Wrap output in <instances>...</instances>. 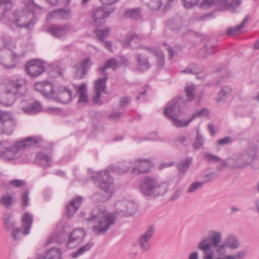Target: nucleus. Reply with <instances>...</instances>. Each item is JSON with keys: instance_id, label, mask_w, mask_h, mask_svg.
I'll use <instances>...</instances> for the list:
<instances>
[{"instance_id": "nucleus-18", "label": "nucleus", "mask_w": 259, "mask_h": 259, "mask_svg": "<svg viewBox=\"0 0 259 259\" xmlns=\"http://www.w3.org/2000/svg\"><path fill=\"white\" fill-rule=\"evenodd\" d=\"M85 235V232L82 229H74L68 236V240L66 246L69 248H73L75 245L82 241Z\"/></svg>"}, {"instance_id": "nucleus-10", "label": "nucleus", "mask_w": 259, "mask_h": 259, "mask_svg": "<svg viewBox=\"0 0 259 259\" xmlns=\"http://www.w3.org/2000/svg\"><path fill=\"white\" fill-rule=\"evenodd\" d=\"M116 213L120 216L127 217L134 214L137 210V205L133 201L124 200L115 204Z\"/></svg>"}, {"instance_id": "nucleus-11", "label": "nucleus", "mask_w": 259, "mask_h": 259, "mask_svg": "<svg viewBox=\"0 0 259 259\" xmlns=\"http://www.w3.org/2000/svg\"><path fill=\"white\" fill-rule=\"evenodd\" d=\"M18 62V55L11 50L3 49L0 50V63L6 68L15 67Z\"/></svg>"}, {"instance_id": "nucleus-38", "label": "nucleus", "mask_w": 259, "mask_h": 259, "mask_svg": "<svg viewBox=\"0 0 259 259\" xmlns=\"http://www.w3.org/2000/svg\"><path fill=\"white\" fill-rule=\"evenodd\" d=\"M192 159L190 157H187L184 160H181L177 164L179 171L181 173H185L192 163Z\"/></svg>"}, {"instance_id": "nucleus-55", "label": "nucleus", "mask_w": 259, "mask_h": 259, "mask_svg": "<svg viewBox=\"0 0 259 259\" xmlns=\"http://www.w3.org/2000/svg\"><path fill=\"white\" fill-rule=\"evenodd\" d=\"M25 184L24 181L18 179H14L9 182V185L15 188L20 187Z\"/></svg>"}, {"instance_id": "nucleus-61", "label": "nucleus", "mask_w": 259, "mask_h": 259, "mask_svg": "<svg viewBox=\"0 0 259 259\" xmlns=\"http://www.w3.org/2000/svg\"><path fill=\"white\" fill-rule=\"evenodd\" d=\"M209 113L208 110L206 108H203L196 113H193L192 115H194V119L196 116L201 117L208 115Z\"/></svg>"}, {"instance_id": "nucleus-14", "label": "nucleus", "mask_w": 259, "mask_h": 259, "mask_svg": "<svg viewBox=\"0 0 259 259\" xmlns=\"http://www.w3.org/2000/svg\"><path fill=\"white\" fill-rule=\"evenodd\" d=\"M27 74L31 77H36L41 74L45 70V66L39 60H32L25 65Z\"/></svg>"}, {"instance_id": "nucleus-25", "label": "nucleus", "mask_w": 259, "mask_h": 259, "mask_svg": "<svg viewBox=\"0 0 259 259\" xmlns=\"http://www.w3.org/2000/svg\"><path fill=\"white\" fill-rule=\"evenodd\" d=\"M141 49H144L150 53L153 54L156 58L157 65L162 68L164 64V54L162 51L156 48L147 47H140Z\"/></svg>"}, {"instance_id": "nucleus-3", "label": "nucleus", "mask_w": 259, "mask_h": 259, "mask_svg": "<svg viewBox=\"0 0 259 259\" xmlns=\"http://www.w3.org/2000/svg\"><path fill=\"white\" fill-rule=\"evenodd\" d=\"M91 178L99 183V190L91 197L94 203L105 202L111 197L113 188V179L107 170H104L92 175Z\"/></svg>"}, {"instance_id": "nucleus-60", "label": "nucleus", "mask_w": 259, "mask_h": 259, "mask_svg": "<svg viewBox=\"0 0 259 259\" xmlns=\"http://www.w3.org/2000/svg\"><path fill=\"white\" fill-rule=\"evenodd\" d=\"M96 95L93 98V101L95 104L101 105L102 104V102L100 100L101 98V91L95 90Z\"/></svg>"}, {"instance_id": "nucleus-24", "label": "nucleus", "mask_w": 259, "mask_h": 259, "mask_svg": "<svg viewBox=\"0 0 259 259\" xmlns=\"http://www.w3.org/2000/svg\"><path fill=\"white\" fill-rule=\"evenodd\" d=\"M137 62V70L140 72H144L151 67L148 57L142 54H137L135 55Z\"/></svg>"}, {"instance_id": "nucleus-54", "label": "nucleus", "mask_w": 259, "mask_h": 259, "mask_svg": "<svg viewBox=\"0 0 259 259\" xmlns=\"http://www.w3.org/2000/svg\"><path fill=\"white\" fill-rule=\"evenodd\" d=\"M138 40H139V36L137 34L132 35L129 37H128L124 41L123 45L124 47H128L130 45V44L132 41H134L136 42Z\"/></svg>"}, {"instance_id": "nucleus-17", "label": "nucleus", "mask_w": 259, "mask_h": 259, "mask_svg": "<svg viewBox=\"0 0 259 259\" xmlns=\"http://www.w3.org/2000/svg\"><path fill=\"white\" fill-rule=\"evenodd\" d=\"M152 165L150 159H139L135 162L132 172L137 175L147 173L150 170Z\"/></svg>"}, {"instance_id": "nucleus-43", "label": "nucleus", "mask_w": 259, "mask_h": 259, "mask_svg": "<svg viewBox=\"0 0 259 259\" xmlns=\"http://www.w3.org/2000/svg\"><path fill=\"white\" fill-rule=\"evenodd\" d=\"M109 28L97 29L95 30V33L98 40L104 41L105 38L109 35Z\"/></svg>"}, {"instance_id": "nucleus-9", "label": "nucleus", "mask_w": 259, "mask_h": 259, "mask_svg": "<svg viewBox=\"0 0 259 259\" xmlns=\"http://www.w3.org/2000/svg\"><path fill=\"white\" fill-rule=\"evenodd\" d=\"M17 124V120L11 112L0 110L1 135H11Z\"/></svg>"}, {"instance_id": "nucleus-4", "label": "nucleus", "mask_w": 259, "mask_h": 259, "mask_svg": "<svg viewBox=\"0 0 259 259\" xmlns=\"http://www.w3.org/2000/svg\"><path fill=\"white\" fill-rule=\"evenodd\" d=\"M185 101L180 97H176L167 103L164 110V114L171 120L172 124L177 127L187 126L193 120L194 115L186 121H182L177 118L184 113L186 109Z\"/></svg>"}, {"instance_id": "nucleus-28", "label": "nucleus", "mask_w": 259, "mask_h": 259, "mask_svg": "<svg viewBox=\"0 0 259 259\" xmlns=\"http://www.w3.org/2000/svg\"><path fill=\"white\" fill-rule=\"evenodd\" d=\"M118 68V63L116 59L111 58L107 60L103 66H100L99 68L100 74H107L105 71L108 68H111L116 70Z\"/></svg>"}, {"instance_id": "nucleus-19", "label": "nucleus", "mask_w": 259, "mask_h": 259, "mask_svg": "<svg viewBox=\"0 0 259 259\" xmlns=\"http://www.w3.org/2000/svg\"><path fill=\"white\" fill-rule=\"evenodd\" d=\"M254 153H245L239 156L234 163L233 167L235 168H244L255 159Z\"/></svg>"}, {"instance_id": "nucleus-32", "label": "nucleus", "mask_w": 259, "mask_h": 259, "mask_svg": "<svg viewBox=\"0 0 259 259\" xmlns=\"http://www.w3.org/2000/svg\"><path fill=\"white\" fill-rule=\"evenodd\" d=\"M168 27L174 31L178 32L182 26V20L181 17H174L168 21Z\"/></svg>"}, {"instance_id": "nucleus-62", "label": "nucleus", "mask_w": 259, "mask_h": 259, "mask_svg": "<svg viewBox=\"0 0 259 259\" xmlns=\"http://www.w3.org/2000/svg\"><path fill=\"white\" fill-rule=\"evenodd\" d=\"M122 113V112H114L109 116V118L113 121H117L121 117Z\"/></svg>"}, {"instance_id": "nucleus-41", "label": "nucleus", "mask_w": 259, "mask_h": 259, "mask_svg": "<svg viewBox=\"0 0 259 259\" xmlns=\"http://www.w3.org/2000/svg\"><path fill=\"white\" fill-rule=\"evenodd\" d=\"M94 243L90 241L84 245L79 248L76 252H74L72 254L73 258L77 257L78 256L83 254L86 251H89L93 246Z\"/></svg>"}, {"instance_id": "nucleus-64", "label": "nucleus", "mask_w": 259, "mask_h": 259, "mask_svg": "<svg viewBox=\"0 0 259 259\" xmlns=\"http://www.w3.org/2000/svg\"><path fill=\"white\" fill-rule=\"evenodd\" d=\"M130 100L126 97H121L119 101V106L122 108L124 107L129 103Z\"/></svg>"}, {"instance_id": "nucleus-16", "label": "nucleus", "mask_w": 259, "mask_h": 259, "mask_svg": "<svg viewBox=\"0 0 259 259\" xmlns=\"http://www.w3.org/2000/svg\"><path fill=\"white\" fill-rule=\"evenodd\" d=\"M70 28V26L69 25H51L48 26L47 31L55 38L58 39H64L66 35L67 31H68Z\"/></svg>"}, {"instance_id": "nucleus-7", "label": "nucleus", "mask_w": 259, "mask_h": 259, "mask_svg": "<svg viewBox=\"0 0 259 259\" xmlns=\"http://www.w3.org/2000/svg\"><path fill=\"white\" fill-rule=\"evenodd\" d=\"M25 83V79L18 78L0 84V90L4 92V97L8 99L6 103L7 106L12 105L16 100V96L23 95L21 90Z\"/></svg>"}, {"instance_id": "nucleus-57", "label": "nucleus", "mask_w": 259, "mask_h": 259, "mask_svg": "<svg viewBox=\"0 0 259 259\" xmlns=\"http://www.w3.org/2000/svg\"><path fill=\"white\" fill-rule=\"evenodd\" d=\"M198 0H183L184 6L187 8L190 9L196 6Z\"/></svg>"}, {"instance_id": "nucleus-15", "label": "nucleus", "mask_w": 259, "mask_h": 259, "mask_svg": "<svg viewBox=\"0 0 259 259\" xmlns=\"http://www.w3.org/2000/svg\"><path fill=\"white\" fill-rule=\"evenodd\" d=\"M35 88L46 98L51 99L55 97L53 85L50 82H36L35 84Z\"/></svg>"}, {"instance_id": "nucleus-22", "label": "nucleus", "mask_w": 259, "mask_h": 259, "mask_svg": "<svg viewBox=\"0 0 259 259\" xmlns=\"http://www.w3.org/2000/svg\"><path fill=\"white\" fill-rule=\"evenodd\" d=\"M242 4V0H220L221 11L228 10L231 12H235Z\"/></svg>"}, {"instance_id": "nucleus-35", "label": "nucleus", "mask_w": 259, "mask_h": 259, "mask_svg": "<svg viewBox=\"0 0 259 259\" xmlns=\"http://www.w3.org/2000/svg\"><path fill=\"white\" fill-rule=\"evenodd\" d=\"M77 93H79L77 102L78 103H87L88 101V99L85 84L82 83L79 86Z\"/></svg>"}, {"instance_id": "nucleus-37", "label": "nucleus", "mask_w": 259, "mask_h": 259, "mask_svg": "<svg viewBox=\"0 0 259 259\" xmlns=\"http://www.w3.org/2000/svg\"><path fill=\"white\" fill-rule=\"evenodd\" d=\"M66 238L65 234L63 232H58L53 234L48 240L47 244L55 242L61 243L64 241Z\"/></svg>"}, {"instance_id": "nucleus-21", "label": "nucleus", "mask_w": 259, "mask_h": 259, "mask_svg": "<svg viewBox=\"0 0 259 259\" xmlns=\"http://www.w3.org/2000/svg\"><path fill=\"white\" fill-rule=\"evenodd\" d=\"M33 222V215L29 212H25L22 214L21 225L23 229L24 236L30 233V228Z\"/></svg>"}, {"instance_id": "nucleus-59", "label": "nucleus", "mask_w": 259, "mask_h": 259, "mask_svg": "<svg viewBox=\"0 0 259 259\" xmlns=\"http://www.w3.org/2000/svg\"><path fill=\"white\" fill-rule=\"evenodd\" d=\"M188 66L192 69L194 74H197L201 72V68L199 67L198 65L196 63H190L188 65Z\"/></svg>"}, {"instance_id": "nucleus-56", "label": "nucleus", "mask_w": 259, "mask_h": 259, "mask_svg": "<svg viewBox=\"0 0 259 259\" xmlns=\"http://www.w3.org/2000/svg\"><path fill=\"white\" fill-rule=\"evenodd\" d=\"M130 166H127L124 167H120L119 166L111 167V169L117 172V174H122L126 172L130 169Z\"/></svg>"}, {"instance_id": "nucleus-49", "label": "nucleus", "mask_w": 259, "mask_h": 259, "mask_svg": "<svg viewBox=\"0 0 259 259\" xmlns=\"http://www.w3.org/2000/svg\"><path fill=\"white\" fill-rule=\"evenodd\" d=\"M203 142L204 140L202 136L199 133V131L197 130L196 139L195 140L194 143L193 145V148L195 149H200L203 145Z\"/></svg>"}, {"instance_id": "nucleus-33", "label": "nucleus", "mask_w": 259, "mask_h": 259, "mask_svg": "<svg viewBox=\"0 0 259 259\" xmlns=\"http://www.w3.org/2000/svg\"><path fill=\"white\" fill-rule=\"evenodd\" d=\"M3 222L4 228L7 231H10L12 229L15 228L16 226L15 222L12 219L11 215L9 213H5L3 215Z\"/></svg>"}, {"instance_id": "nucleus-47", "label": "nucleus", "mask_w": 259, "mask_h": 259, "mask_svg": "<svg viewBox=\"0 0 259 259\" xmlns=\"http://www.w3.org/2000/svg\"><path fill=\"white\" fill-rule=\"evenodd\" d=\"M90 59L89 58H87L85 60H83L81 62V75L80 77H79V79H81L83 78V77L86 75L88 71V69L90 68Z\"/></svg>"}, {"instance_id": "nucleus-1", "label": "nucleus", "mask_w": 259, "mask_h": 259, "mask_svg": "<svg viewBox=\"0 0 259 259\" xmlns=\"http://www.w3.org/2000/svg\"><path fill=\"white\" fill-rule=\"evenodd\" d=\"M208 235V237H203L197 246V248L202 251L203 258L214 259L215 254L218 257L226 256L227 247L224 242H222V233L210 230Z\"/></svg>"}, {"instance_id": "nucleus-2", "label": "nucleus", "mask_w": 259, "mask_h": 259, "mask_svg": "<svg viewBox=\"0 0 259 259\" xmlns=\"http://www.w3.org/2000/svg\"><path fill=\"white\" fill-rule=\"evenodd\" d=\"M87 222L92 223V230L96 235L105 234L116 221V217L109 213L103 206L96 207L91 212V216L85 219Z\"/></svg>"}, {"instance_id": "nucleus-52", "label": "nucleus", "mask_w": 259, "mask_h": 259, "mask_svg": "<svg viewBox=\"0 0 259 259\" xmlns=\"http://www.w3.org/2000/svg\"><path fill=\"white\" fill-rule=\"evenodd\" d=\"M204 158L208 162H214L215 163H218L221 161V159L220 158L209 153H206L204 156Z\"/></svg>"}, {"instance_id": "nucleus-46", "label": "nucleus", "mask_w": 259, "mask_h": 259, "mask_svg": "<svg viewBox=\"0 0 259 259\" xmlns=\"http://www.w3.org/2000/svg\"><path fill=\"white\" fill-rule=\"evenodd\" d=\"M29 191L28 189H25L21 194L20 200L22 202V207L25 209L27 206H28V202L29 200L28 195Z\"/></svg>"}, {"instance_id": "nucleus-8", "label": "nucleus", "mask_w": 259, "mask_h": 259, "mask_svg": "<svg viewBox=\"0 0 259 259\" xmlns=\"http://www.w3.org/2000/svg\"><path fill=\"white\" fill-rule=\"evenodd\" d=\"M39 144V140L37 137H28L26 139L18 141L13 146L3 148L0 151V157L5 160H12L15 158V153L20 148L27 146H36Z\"/></svg>"}, {"instance_id": "nucleus-30", "label": "nucleus", "mask_w": 259, "mask_h": 259, "mask_svg": "<svg viewBox=\"0 0 259 259\" xmlns=\"http://www.w3.org/2000/svg\"><path fill=\"white\" fill-rule=\"evenodd\" d=\"M40 259H62V253L60 249L53 247L48 250L46 255H39Z\"/></svg>"}, {"instance_id": "nucleus-63", "label": "nucleus", "mask_w": 259, "mask_h": 259, "mask_svg": "<svg viewBox=\"0 0 259 259\" xmlns=\"http://www.w3.org/2000/svg\"><path fill=\"white\" fill-rule=\"evenodd\" d=\"M232 141L230 136H227L225 138L219 140L218 142V144L220 145H224L225 144L231 143Z\"/></svg>"}, {"instance_id": "nucleus-36", "label": "nucleus", "mask_w": 259, "mask_h": 259, "mask_svg": "<svg viewBox=\"0 0 259 259\" xmlns=\"http://www.w3.org/2000/svg\"><path fill=\"white\" fill-rule=\"evenodd\" d=\"M22 109L27 113H36L41 110V105L38 102L34 101L30 103L29 106L23 107Z\"/></svg>"}, {"instance_id": "nucleus-27", "label": "nucleus", "mask_w": 259, "mask_h": 259, "mask_svg": "<svg viewBox=\"0 0 259 259\" xmlns=\"http://www.w3.org/2000/svg\"><path fill=\"white\" fill-rule=\"evenodd\" d=\"M15 202L16 198L12 194L6 193L0 198V204L8 210L12 208Z\"/></svg>"}, {"instance_id": "nucleus-51", "label": "nucleus", "mask_w": 259, "mask_h": 259, "mask_svg": "<svg viewBox=\"0 0 259 259\" xmlns=\"http://www.w3.org/2000/svg\"><path fill=\"white\" fill-rule=\"evenodd\" d=\"M213 5H219L220 6V0H204L201 7L203 9H208Z\"/></svg>"}, {"instance_id": "nucleus-42", "label": "nucleus", "mask_w": 259, "mask_h": 259, "mask_svg": "<svg viewBox=\"0 0 259 259\" xmlns=\"http://www.w3.org/2000/svg\"><path fill=\"white\" fill-rule=\"evenodd\" d=\"M195 90V87L194 85H188L185 88V92L186 93L187 97L188 98L187 99H184L182 98L185 101V104H187V102L189 101H192L195 98V93L194 91ZM187 105H186V107Z\"/></svg>"}, {"instance_id": "nucleus-31", "label": "nucleus", "mask_w": 259, "mask_h": 259, "mask_svg": "<svg viewBox=\"0 0 259 259\" xmlns=\"http://www.w3.org/2000/svg\"><path fill=\"white\" fill-rule=\"evenodd\" d=\"M214 46H212L210 42H207L204 47L200 49L199 56L203 59H206L209 55L214 53Z\"/></svg>"}, {"instance_id": "nucleus-6", "label": "nucleus", "mask_w": 259, "mask_h": 259, "mask_svg": "<svg viewBox=\"0 0 259 259\" xmlns=\"http://www.w3.org/2000/svg\"><path fill=\"white\" fill-rule=\"evenodd\" d=\"M141 192L145 196L157 197L163 196L168 189L166 183H158L156 179L146 177L140 183Z\"/></svg>"}, {"instance_id": "nucleus-29", "label": "nucleus", "mask_w": 259, "mask_h": 259, "mask_svg": "<svg viewBox=\"0 0 259 259\" xmlns=\"http://www.w3.org/2000/svg\"><path fill=\"white\" fill-rule=\"evenodd\" d=\"M102 77L99 78L95 82V90L101 91L102 93H106V83L109 78L108 74H101Z\"/></svg>"}, {"instance_id": "nucleus-45", "label": "nucleus", "mask_w": 259, "mask_h": 259, "mask_svg": "<svg viewBox=\"0 0 259 259\" xmlns=\"http://www.w3.org/2000/svg\"><path fill=\"white\" fill-rule=\"evenodd\" d=\"M232 89L228 86L223 87L221 89V91L219 93L218 101L220 102L224 98L230 96L232 93Z\"/></svg>"}, {"instance_id": "nucleus-13", "label": "nucleus", "mask_w": 259, "mask_h": 259, "mask_svg": "<svg viewBox=\"0 0 259 259\" xmlns=\"http://www.w3.org/2000/svg\"><path fill=\"white\" fill-rule=\"evenodd\" d=\"M154 227L153 226H150L145 232L140 236L138 245L142 252H147L150 249L151 246L150 240L154 234Z\"/></svg>"}, {"instance_id": "nucleus-12", "label": "nucleus", "mask_w": 259, "mask_h": 259, "mask_svg": "<svg viewBox=\"0 0 259 259\" xmlns=\"http://www.w3.org/2000/svg\"><path fill=\"white\" fill-rule=\"evenodd\" d=\"M114 9L107 10L103 8L98 7L95 9L92 12V17L94 20V24L97 27L104 25L105 19L109 17L111 13H113Z\"/></svg>"}, {"instance_id": "nucleus-58", "label": "nucleus", "mask_w": 259, "mask_h": 259, "mask_svg": "<svg viewBox=\"0 0 259 259\" xmlns=\"http://www.w3.org/2000/svg\"><path fill=\"white\" fill-rule=\"evenodd\" d=\"M245 251H239L235 255H228L229 259H243L246 255Z\"/></svg>"}, {"instance_id": "nucleus-34", "label": "nucleus", "mask_w": 259, "mask_h": 259, "mask_svg": "<svg viewBox=\"0 0 259 259\" xmlns=\"http://www.w3.org/2000/svg\"><path fill=\"white\" fill-rule=\"evenodd\" d=\"M12 6L11 0H0V20L7 12L11 10Z\"/></svg>"}, {"instance_id": "nucleus-48", "label": "nucleus", "mask_w": 259, "mask_h": 259, "mask_svg": "<svg viewBox=\"0 0 259 259\" xmlns=\"http://www.w3.org/2000/svg\"><path fill=\"white\" fill-rule=\"evenodd\" d=\"M23 229L16 227L13 229L11 232V235L14 240L19 241L22 238V236L24 235L23 233Z\"/></svg>"}, {"instance_id": "nucleus-44", "label": "nucleus", "mask_w": 259, "mask_h": 259, "mask_svg": "<svg viewBox=\"0 0 259 259\" xmlns=\"http://www.w3.org/2000/svg\"><path fill=\"white\" fill-rule=\"evenodd\" d=\"M140 9L139 8L127 10L124 12L126 17L134 19H138L140 17Z\"/></svg>"}, {"instance_id": "nucleus-53", "label": "nucleus", "mask_w": 259, "mask_h": 259, "mask_svg": "<svg viewBox=\"0 0 259 259\" xmlns=\"http://www.w3.org/2000/svg\"><path fill=\"white\" fill-rule=\"evenodd\" d=\"M57 18L58 19H68L70 11H67L65 10H64L63 9H60L57 10Z\"/></svg>"}, {"instance_id": "nucleus-50", "label": "nucleus", "mask_w": 259, "mask_h": 259, "mask_svg": "<svg viewBox=\"0 0 259 259\" xmlns=\"http://www.w3.org/2000/svg\"><path fill=\"white\" fill-rule=\"evenodd\" d=\"M242 28L240 25L230 27L227 30V34L230 36H233L239 34L241 32L240 29Z\"/></svg>"}, {"instance_id": "nucleus-5", "label": "nucleus", "mask_w": 259, "mask_h": 259, "mask_svg": "<svg viewBox=\"0 0 259 259\" xmlns=\"http://www.w3.org/2000/svg\"><path fill=\"white\" fill-rule=\"evenodd\" d=\"M25 8L16 12L12 22L20 28L30 29L36 23L34 12L40 10L41 7L35 3L34 0H23Z\"/></svg>"}, {"instance_id": "nucleus-23", "label": "nucleus", "mask_w": 259, "mask_h": 259, "mask_svg": "<svg viewBox=\"0 0 259 259\" xmlns=\"http://www.w3.org/2000/svg\"><path fill=\"white\" fill-rule=\"evenodd\" d=\"M82 203V197L78 196L73 199L66 206L68 217H71L78 210Z\"/></svg>"}, {"instance_id": "nucleus-20", "label": "nucleus", "mask_w": 259, "mask_h": 259, "mask_svg": "<svg viewBox=\"0 0 259 259\" xmlns=\"http://www.w3.org/2000/svg\"><path fill=\"white\" fill-rule=\"evenodd\" d=\"M57 101L67 104L72 99L71 91L66 87H60L57 91L56 96L54 97Z\"/></svg>"}, {"instance_id": "nucleus-39", "label": "nucleus", "mask_w": 259, "mask_h": 259, "mask_svg": "<svg viewBox=\"0 0 259 259\" xmlns=\"http://www.w3.org/2000/svg\"><path fill=\"white\" fill-rule=\"evenodd\" d=\"M224 242L226 245V247H228L232 249H236L239 246V243L237 238L232 235L228 236Z\"/></svg>"}, {"instance_id": "nucleus-26", "label": "nucleus", "mask_w": 259, "mask_h": 259, "mask_svg": "<svg viewBox=\"0 0 259 259\" xmlns=\"http://www.w3.org/2000/svg\"><path fill=\"white\" fill-rule=\"evenodd\" d=\"M52 157L45 153L40 152L36 155V161L38 165L43 167L47 168L51 166Z\"/></svg>"}, {"instance_id": "nucleus-40", "label": "nucleus", "mask_w": 259, "mask_h": 259, "mask_svg": "<svg viewBox=\"0 0 259 259\" xmlns=\"http://www.w3.org/2000/svg\"><path fill=\"white\" fill-rule=\"evenodd\" d=\"M211 181V179H208L202 182L195 181L192 183L188 187L187 192L188 193H191L195 191L201 189L203 185L206 183Z\"/></svg>"}]
</instances>
